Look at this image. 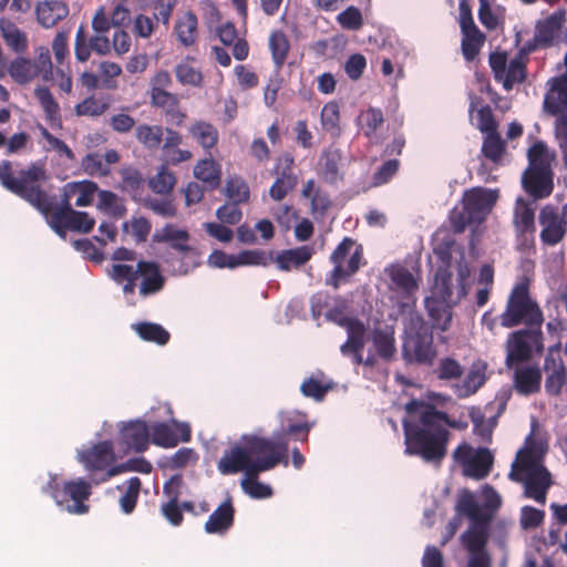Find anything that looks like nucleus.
Instances as JSON below:
<instances>
[{
    "instance_id": "f257e3e1",
    "label": "nucleus",
    "mask_w": 567,
    "mask_h": 567,
    "mask_svg": "<svg viewBox=\"0 0 567 567\" xmlns=\"http://www.w3.org/2000/svg\"><path fill=\"white\" fill-rule=\"evenodd\" d=\"M410 415L402 422L405 454L419 456L424 462L441 464L447 455L451 432L443 429L445 412L433 404L411 400L405 405Z\"/></svg>"
},
{
    "instance_id": "f03ea898",
    "label": "nucleus",
    "mask_w": 567,
    "mask_h": 567,
    "mask_svg": "<svg viewBox=\"0 0 567 567\" xmlns=\"http://www.w3.org/2000/svg\"><path fill=\"white\" fill-rule=\"evenodd\" d=\"M509 478L524 485V495L544 505L549 487L553 484L551 475L543 463V456L534 447L519 450L512 465Z\"/></svg>"
},
{
    "instance_id": "7ed1b4c3",
    "label": "nucleus",
    "mask_w": 567,
    "mask_h": 567,
    "mask_svg": "<svg viewBox=\"0 0 567 567\" xmlns=\"http://www.w3.org/2000/svg\"><path fill=\"white\" fill-rule=\"evenodd\" d=\"M110 278L122 286L124 295H133L140 279L138 292L148 297L163 290L166 278L159 265L153 260H138L136 266L113 264L107 270Z\"/></svg>"
},
{
    "instance_id": "20e7f679",
    "label": "nucleus",
    "mask_w": 567,
    "mask_h": 567,
    "mask_svg": "<svg viewBox=\"0 0 567 567\" xmlns=\"http://www.w3.org/2000/svg\"><path fill=\"white\" fill-rule=\"evenodd\" d=\"M243 444H236L226 450L217 463V470L223 475L245 472V476L254 465L255 460L274 453L279 449V443L257 435H244Z\"/></svg>"
},
{
    "instance_id": "39448f33",
    "label": "nucleus",
    "mask_w": 567,
    "mask_h": 567,
    "mask_svg": "<svg viewBox=\"0 0 567 567\" xmlns=\"http://www.w3.org/2000/svg\"><path fill=\"white\" fill-rule=\"evenodd\" d=\"M40 194L43 205L30 204L44 215L50 227L60 237L64 238L66 230L87 234L94 228L95 220L86 212L74 210L72 203H66V206H56L53 197L42 188V184H40Z\"/></svg>"
},
{
    "instance_id": "423d86ee",
    "label": "nucleus",
    "mask_w": 567,
    "mask_h": 567,
    "mask_svg": "<svg viewBox=\"0 0 567 567\" xmlns=\"http://www.w3.org/2000/svg\"><path fill=\"white\" fill-rule=\"evenodd\" d=\"M499 320L504 328H514L524 323L526 329H542L543 312L537 302L532 299L526 282L514 286Z\"/></svg>"
},
{
    "instance_id": "0eeeda50",
    "label": "nucleus",
    "mask_w": 567,
    "mask_h": 567,
    "mask_svg": "<svg viewBox=\"0 0 567 567\" xmlns=\"http://www.w3.org/2000/svg\"><path fill=\"white\" fill-rule=\"evenodd\" d=\"M498 198L497 190L473 187L466 190L462 199V208L451 212L450 220L455 233H463L472 224L483 223Z\"/></svg>"
},
{
    "instance_id": "6e6552de",
    "label": "nucleus",
    "mask_w": 567,
    "mask_h": 567,
    "mask_svg": "<svg viewBox=\"0 0 567 567\" xmlns=\"http://www.w3.org/2000/svg\"><path fill=\"white\" fill-rule=\"evenodd\" d=\"M543 109L547 115L555 116L554 132L567 168V76H554L547 82Z\"/></svg>"
},
{
    "instance_id": "1a4fd4ad",
    "label": "nucleus",
    "mask_w": 567,
    "mask_h": 567,
    "mask_svg": "<svg viewBox=\"0 0 567 567\" xmlns=\"http://www.w3.org/2000/svg\"><path fill=\"white\" fill-rule=\"evenodd\" d=\"M47 178L45 169L37 164L20 171L18 177L13 176L10 161H3L0 165L2 186L28 203L43 205L40 196V184L45 182Z\"/></svg>"
},
{
    "instance_id": "9d476101",
    "label": "nucleus",
    "mask_w": 567,
    "mask_h": 567,
    "mask_svg": "<svg viewBox=\"0 0 567 567\" xmlns=\"http://www.w3.org/2000/svg\"><path fill=\"white\" fill-rule=\"evenodd\" d=\"M43 492L48 493L64 511L73 515L86 514L90 506L85 503L92 494V485L84 478L64 482L60 486L58 477L51 476Z\"/></svg>"
},
{
    "instance_id": "9b49d317",
    "label": "nucleus",
    "mask_w": 567,
    "mask_h": 567,
    "mask_svg": "<svg viewBox=\"0 0 567 567\" xmlns=\"http://www.w3.org/2000/svg\"><path fill=\"white\" fill-rule=\"evenodd\" d=\"M282 464L285 467L289 465L288 447L285 443H279V449L274 453H268L264 457L255 460L254 465L247 473L245 478L241 480L243 491L251 498L262 499L272 495V488L258 481V475L262 472L270 471L277 465Z\"/></svg>"
},
{
    "instance_id": "f8f14e48",
    "label": "nucleus",
    "mask_w": 567,
    "mask_h": 567,
    "mask_svg": "<svg viewBox=\"0 0 567 567\" xmlns=\"http://www.w3.org/2000/svg\"><path fill=\"white\" fill-rule=\"evenodd\" d=\"M403 355L408 361L420 364H432L436 355L433 333L421 317L411 319V326L403 341Z\"/></svg>"
},
{
    "instance_id": "ddd939ff",
    "label": "nucleus",
    "mask_w": 567,
    "mask_h": 567,
    "mask_svg": "<svg viewBox=\"0 0 567 567\" xmlns=\"http://www.w3.org/2000/svg\"><path fill=\"white\" fill-rule=\"evenodd\" d=\"M544 351V336L542 329H520L512 332L506 341L505 364L508 369L529 361L533 352Z\"/></svg>"
},
{
    "instance_id": "4468645a",
    "label": "nucleus",
    "mask_w": 567,
    "mask_h": 567,
    "mask_svg": "<svg viewBox=\"0 0 567 567\" xmlns=\"http://www.w3.org/2000/svg\"><path fill=\"white\" fill-rule=\"evenodd\" d=\"M354 246L355 241L352 238L344 237L333 250L330 260L334 267L330 277L326 280L327 285L338 289L343 278L350 277L359 270L362 259V248L358 246L354 251L351 252Z\"/></svg>"
},
{
    "instance_id": "2eb2a0df",
    "label": "nucleus",
    "mask_w": 567,
    "mask_h": 567,
    "mask_svg": "<svg viewBox=\"0 0 567 567\" xmlns=\"http://www.w3.org/2000/svg\"><path fill=\"white\" fill-rule=\"evenodd\" d=\"M453 460L462 466L465 476L474 480L487 477L494 464V456L487 447H478L474 451L466 442L454 450Z\"/></svg>"
},
{
    "instance_id": "dca6fc26",
    "label": "nucleus",
    "mask_w": 567,
    "mask_h": 567,
    "mask_svg": "<svg viewBox=\"0 0 567 567\" xmlns=\"http://www.w3.org/2000/svg\"><path fill=\"white\" fill-rule=\"evenodd\" d=\"M542 230L540 241L545 246H556L567 234V204L561 209L554 205H545L538 215Z\"/></svg>"
},
{
    "instance_id": "f3484780",
    "label": "nucleus",
    "mask_w": 567,
    "mask_h": 567,
    "mask_svg": "<svg viewBox=\"0 0 567 567\" xmlns=\"http://www.w3.org/2000/svg\"><path fill=\"white\" fill-rule=\"evenodd\" d=\"M78 460L90 473V478L94 483L96 472H106L115 461L114 445L110 440L99 442L92 447L80 451Z\"/></svg>"
},
{
    "instance_id": "a211bd4d",
    "label": "nucleus",
    "mask_w": 567,
    "mask_h": 567,
    "mask_svg": "<svg viewBox=\"0 0 567 567\" xmlns=\"http://www.w3.org/2000/svg\"><path fill=\"white\" fill-rule=\"evenodd\" d=\"M150 444V431L145 421L134 420L120 425L118 445L123 452L142 453Z\"/></svg>"
},
{
    "instance_id": "6ab92c4d",
    "label": "nucleus",
    "mask_w": 567,
    "mask_h": 567,
    "mask_svg": "<svg viewBox=\"0 0 567 567\" xmlns=\"http://www.w3.org/2000/svg\"><path fill=\"white\" fill-rule=\"evenodd\" d=\"M553 351L550 348L546 354L542 371L545 373V392L549 396H559L567 383V369L561 357L554 355Z\"/></svg>"
},
{
    "instance_id": "aec40b11",
    "label": "nucleus",
    "mask_w": 567,
    "mask_h": 567,
    "mask_svg": "<svg viewBox=\"0 0 567 567\" xmlns=\"http://www.w3.org/2000/svg\"><path fill=\"white\" fill-rule=\"evenodd\" d=\"M535 202L518 197L515 202L513 212V225L517 236L523 237L525 241L534 239L536 231L535 225Z\"/></svg>"
},
{
    "instance_id": "412c9836",
    "label": "nucleus",
    "mask_w": 567,
    "mask_h": 567,
    "mask_svg": "<svg viewBox=\"0 0 567 567\" xmlns=\"http://www.w3.org/2000/svg\"><path fill=\"white\" fill-rule=\"evenodd\" d=\"M99 192V186L92 181H78L66 183L62 188V198L56 206H66V203H72L78 207H86L92 205L95 194Z\"/></svg>"
},
{
    "instance_id": "4be33fe9",
    "label": "nucleus",
    "mask_w": 567,
    "mask_h": 567,
    "mask_svg": "<svg viewBox=\"0 0 567 567\" xmlns=\"http://www.w3.org/2000/svg\"><path fill=\"white\" fill-rule=\"evenodd\" d=\"M553 171L527 168L523 174L522 185L534 199H543L553 192Z\"/></svg>"
},
{
    "instance_id": "5701e85b",
    "label": "nucleus",
    "mask_w": 567,
    "mask_h": 567,
    "mask_svg": "<svg viewBox=\"0 0 567 567\" xmlns=\"http://www.w3.org/2000/svg\"><path fill=\"white\" fill-rule=\"evenodd\" d=\"M182 482V475L177 474L172 476L163 486V492L169 497V501L162 505V514L173 526H179L184 519L183 512L178 505Z\"/></svg>"
},
{
    "instance_id": "b1692460",
    "label": "nucleus",
    "mask_w": 567,
    "mask_h": 567,
    "mask_svg": "<svg viewBox=\"0 0 567 567\" xmlns=\"http://www.w3.org/2000/svg\"><path fill=\"white\" fill-rule=\"evenodd\" d=\"M542 379L543 374L538 365L517 367L514 370V388L522 395L538 393L542 389Z\"/></svg>"
},
{
    "instance_id": "393cba45",
    "label": "nucleus",
    "mask_w": 567,
    "mask_h": 567,
    "mask_svg": "<svg viewBox=\"0 0 567 567\" xmlns=\"http://www.w3.org/2000/svg\"><path fill=\"white\" fill-rule=\"evenodd\" d=\"M173 34L179 45L184 48L195 47L199 38L198 18L193 11H186L177 17Z\"/></svg>"
},
{
    "instance_id": "a878e982",
    "label": "nucleus",
    "mask_w": 567,
    "mask_h": 567,
    "mask_svg": "<svg viewBox=\"0 0 567 567\" xmlns=\"http://www.w3.org/2000/svg\"><path fill=\"white\" fill-rule=\"evenodd\" d=\"M566 21L565 11H556L546 19L537 21L535 25V42L543 48L554 44L555 39Z\"/></svg>"
},
{
    "instance_id": "bb28decb",
    "label": "nucleus",
    "mask_w": 567,
    "mask_h": 567,
    "mask_svg": "<svg viewBox=\"0 0 567 567\" xmlns=\"http://www.w3.org/2000/svg\"><path fill=\"white\" fill-rule=\"evenodd\" d=\"M235 520V508L230 497H227L208 517L204 529L207 534H226Z\"/></svg>"
},
{
    "instance_id": "cd10ccee",
    "label": "nucleus",
    "mask_w": 567,
    "mask_h": 567,
    "mask_svg": "<svg viewBox=\"0 0 567 567\" xmlns=\"http://www.w3.org/2000/svg\"><path fill=\"white\" fill-rule=\"evenodd\" d=\"M151 104L155 107L161 109L167 122L173 125L182 126L186 118V113L181 111L179 109V100L176 94H173L168 91L166 92H156L150 94Z\"/></svg>"
},
{
    "instance_id": "c85d7f7f",
    "label": "nucleus",
    "mask_w": 567,
    "mask_h": 567,
    "mask_svg": "<svg viewBox=\"0 0 567 567\" xmlns=\"http://www.w3.org/2000/svg\"><path fill=\"white\" fill-rule=\"evenodd\" d=\"M313 254L315 250L311 246L303 245L292 249L281 250L272 260L276 262L279 270L290 271L306 265Z\"/></svg>"
},
{
    "instance_id": "c756f323",
    "label": "nucleus",
    "mask_w": 567,
    "mask_h": 567,
    "mask_svg": "<svg viewBox=\"0 0 567 567\" xmlns=\"http://www.w3.org/2000/svg\"><path fill=\"white\" fill-rule=\"evenodd\" d=\"M183 142V136L178 131H167L163 145L161 146L162 156L165 165H178L187 162L193 157V153L188 150L179 148Z\"/></svg>"
},
{
    "instance_id": "7c9ffc66",
    "label": "nucleus",
    "mask_w": 567,
    "mask_h": 567,
    "mask_svg": "<svg viewBox=\"0 0 567 567\" xmlns=\"http://www.w3.org/2000/svg\"><path fill=\"white\" fill-rule=\"evenodd\" d=\"M68 14V4L58 0L39 2L35 8L37 20L45 29L54 27L59 21L66 18Z\"/></svg>"
},
{
    "instance_id": "2f4dec72",
    "label": "nucleus",
    "mask_w": 567,
    "mask_h": 567,
    "mask_svg": "<svg viewBox=\"0 0 567 567\" xmlns=\"http://www.w3.org/2000/svg\"><path fill=\"white\" fill-rule=\"evenodd\" d=\"M0 34L4 44L16 54H23L29 47L28 35L13 21L0 19Z\"/></svg>"
},
{
    "instance_id": "473e14b6",
    "label": "nucleus",
    "mask_w": 567,
    "mask_h": 567,
    "mask_svg": "<svg viewBox=\"0 0 567 567\" xmlns=\"http://www.w3.org/2000/svg\"><path fill=\"white\" fill-rule=\"evenodd\" d=\"M154 239L158 243H166L174 250L183 255L194 252V248L188 245L189 234L185 229H178L174 225L167 224L161 230L156 231Z\"/></svg>"
},
{
    "instance_id": "72a5a7b5",
    "label": "nucleus",
    "mask_w": 567,
    "mask_h": 567,
    "mask_svg": "<svg viewBox=\"0 0 567 567\" xmlns=\"http://www.w3.org/2000/svg\"><path fill=\"white\" fill-rule=\"evenodd\" d=\"M173 131L171 127H164L157 124L142 123L135 127V138L144 148L155 151L161 148L166 137V132Z\"/></svg>"
},
{
    "instance_id": "f704fd0d",
    "label": "nucleus",
    "mask_w": 567,
    "mask_h": 567,
    "mask_svg": "<svg viewBox=\"0 0 567 567\" xmlns=\"http://www.w3.org/2000/svg\"><path fill=\"white\" fill-rule=\"evenodd\" d=\"M425 308L429 317L432 320V326L441 331H447L452 322V306L444 299L439 300L435 298H427L425 300Z\"/></svg>"
},
{
    "instance_id": "c9c22d12",
    "label": "nucleus",
    "mask_w": 567,
    "mask_h": 567,
    "mask_svg": "<svg viewBox=\"0 0 567 567\" xmlns=\"http://www.w3.org/2000/svg\"><path fill=\"white\" fill-rule=\"evenodd\" d=\"M34 94L45 114V120L50 127L53 130H61L62 116L60 106L51 91L47 86H39L34 90Z\"/></svg>"
},
{
    "instance_id": "e433bc0d",
    "label": "nucleus",
    "mask_w": 567,
    "mask_h": 567,
    "mask_svg": "<svg viewBox=\"0 0 567 567\" xmlns=\"http://www.w3.org/2000/svg\"><path fill=\"white\" fill-rule=\"evenodd\" d=\"M461 540L470 554L485 553L484 548L488 540L486 523H472L468 529L462 534Z\"/></svg>"
},
{
    "instance_id": "4c0bfd02",
    "label": "nucleus",
    "mask_w": 567,
    "mask_h": 567,
    "mask_svg": "<svg viewBox=\"0 0 567 567\" xmlns=\"http://www.w3.org/2000/svg\"><path fill=\"white\" fill-rule=\"evenodd\" d=\"M482 99L470 94V106L468 113L473 114L474 111H477V128L483 133H492L498 130V123L495 120L493 111L489 105H481Z\"/></svg>"
},
{
    "instance_id": "58836bf2",
    "label": "nucleus",
    "mask_w": 567,
    "mask_h": 567,
    "mask_svg": "<svg viewBox=\"0 0 567 567\" xmlns=\"http://www.w3.org/2000/svg\"><path fill=\"white\" fill-rule=\"evenodd\" d=\"M8 73L14 82L27 84L39 75V68L30 59L18 56L10 62Z\"/></svg>"
},
{
    "instance_id": "ea45409f",
    "label": "nucleus",
    "mask_w": 567,
    "mask_h": 567,
    "mask_svg": "<svg viewBox=\"0 0 567 567\" xmlns=\"http://www.w3.org/2000/svg\"><path fill=\"white\" fill-rule=\"evenodd\" d=\"M153 470L152 464L145 460L144 457L131 458L122 464L111 466L106 472H104L100 480H93L94 484H100L107 482L112 477L125 473V472H138L142 474H150Z\"/></svg>"
},
{
    "instance_id": "a19ab883",
    "label": "nucleus",
    "mask_w": 567,
    "mask_h": 567,
    "mask_svg": "<svg viewBox=\"0 0 567 567\" xmlns=\"http://www.w3.org/2000/svg\"><path fill=\"white\" fill-rule=\"evenodd\" d=\"M301 420L293 421L291 417H288L286 421L282 422L281 432L279 435V440L276 443H285L287 437H292L296 441L300 442H307L309 432L312 427V424H310L306 417V414H301Z\"/></svg>"
},
{
    "instance_id": "79ce46f5",
    "label": "nucleus",
    "mask_w": 567,
    "mask_h": 567,
    "mask_svg": "<svg viewBox=\"0 0 567 567\" xmlns=\"http://www.w3.org/2000/svg\"><path fill=\"white\" fill-rule=\"evenodd\" d=\"M527 158V168L553 171L551 162L555 158V154L549 151L544 141H537L528 148Z\"/></svg>"
},
{
    "instance_id": "37998d69",
    "label": "nucleus",
    "mask_w": 567,
    "mask_h": 567,
    "mask_svg": "<svg viewBox=\"0 0 567 567\" xmlns=\"http://www.w3.org/2000/svg\"><path fill=\"white\" fill-rule=\"evenodd\" d=\"M194 176L210 190L218 188L220 185V167L212 158L200 159L194 167Z\"/></svg>"
},
{
    "instance_id": "c03bdc74",
    "label": "nucleus",
    "mask_w": 567,
    "mask_h": 567,
    "mask_svg": "<svg viewBox=\"0 0 567 567\" xmlns=\"http://www.w3.org/2000/svg\"><path fill=\"white\" fill-rule=\"evenodd\" d=\"M323 377V373L319 372L317 375L306 378L300 385V392L302 395L313 399L317 402L323 401L327 393L333 389V383L331 381H322Z\"/></svg>"
},
{
    "instance_id": "a18cd8bd",
    "label": "nucleus",
    "mask_w": 567,
    "mask_h": 567,
    "mask_svg": "<svg viewBox=\"0 0 567 567\" xmlns=\"http://www.w3.org/2000/svg\"><path fill=\"white\" fill-rule=\"evenodd\" d=\"M137 336L147 342H154L158 346L168 343L169 332L158 323L154 322H138L132 326Z\"/></svg>"
},
{
    "instance_id": "49530a36",
    "label": "nucleus",
    "mask_w": 567,
    "mask_h": 567,
    "mask_svg": "<svg viewBox=\"0 0 567 567\" xmlns=\"http://www.w3.org/2000/svg\"><path fill=\"white\" fill-rule=\"evenodd\" d=\"M189 134L205 150L215 147L219 136L217 128L205 121H197L192 124Z\"/></svg>"
},
{
    "instance_id": "de8ad7c7",
    "label": "nucleus",
    "mask_w": 567,
    "mask_h": 567,
    "mask_svg": "<svg viewBox=\"0 0 567 567\" xmlns=\"http://www.w3.org/2000/svg\"><path fill=\"white\" fill-rule=\"evenodd\" d=\"M485 372L481 368H472L461 384L454 385V393L460 399L468 398L475 394L485 383Z\"/></svg>"
},
{
    "instance_id": "09e8293b",
    "label": "nucleus",
    "mask_w": 567,
    "mask_h": 567,
    "mask_svg": "<svg viewBox=\"0 0 567 567\" xmlns=\"http://www.w3.org/2000/svg\"><path fill=\"white\" fill-rule=\"evenodd\" d=\"M269 50L275 65L278 70L281 69L290 50L288 37L284 31L275 30L270 33Z\"/></svg>"
},
{
    "instance_id": "8fccbe9b",
    "label": "nucleus",
    "mask_w": 567,
    "mask_h": 567,
    "mask_svg": "<svg viewBox=\"0 0 567 567\" xmlns=\"http://www.w3.org/2000/svg\"><path fill=\"white\" fill-rule=\"evenodd\" d=\"M372 342L380 358L390 361L396 349L395 339L392 331L385 329H375L372 333Z\"/></svg>"
},
{
    "instance_id": "3c124183",
    "label": "nucleus",
    "mask_w": 567,
    "mask_h": 567,
    "mask_svg": "<svg viewBox=\"0 0 567 567\" xmlns=\"http://www.w3.org/2000/svg\"><path fill=\"white\" fill-rule=\"evenodd\" d=\"M462 34L461 48L463 56L466 61L472 62L478 55L486 37L480 29L462 32Z\"/></svg>"
},
{
    "instance_id": "603ef678",
    "label": "nucleus",
    "mask_w": 567,
    "mask_h": 567,
    "mask_svg": "<svg viewBox=\"0 0 567 567\" xmlns=\"http://www.w3.org/2000/svg\"><path fill=\"white\" fill-rule=\"evenodd\" d=\"M525 79L526 65L519 58H515L509 61L508 66L502 74V79L497 80V82L502 83L504 90L511 91L515 84L524 82Z\"/></svg>"
},
{
    "instance_id": "864d4df0",
    "label": "nucleus",
    "mask_w": 567,
    "mask_h": 567,
    "mask_svg": "<svg viewBox=\"0 0 567 567\" xmlns=\"http://www.w3.org/2000/svg\"><path fill=\"white\" fill-rule=\"evenodd\" d=\"M358 122L363 134L372 138L384 123L383 112L378 107H369L360 113Z\"/></svg>"
},
{
    "instance_id": "5fc2aeb1",
    "label": "nucleus",
    "mask_w": 567,
    "mask_h": 567,
    "mask_svg": "<svg viewBox=\"0 0 567 567\" xmlns=\"http://www.w3.org/2000/svg\"><path fill=\"white\" fill-rule=\"evenodd\" d=\"M347 341L340 347L341 353L346 357H350L352 353L362 352L365 336L364 324L362 322H355L354 327L352 326L347 330Z\"/></svg>"
},
{
    "instance_id": "6e6d98bb",
    "label": "nucleus",
    "mask_w": 567,
    "mask_h": 567,
    "mask_svg": "<svg viewBox=\"0 0 567 567\" xmlns=\"http://www.w3.org/2000/svg\"><path fill=\"white\" fill-rule=\"evenodd\" d=\"M505 141L501 137L498 131L485 134L482 145V153L487 159L492 161L493 163L499 162L505 153Z\"/></svg>"
},
{
    "instance_id": "4d7b16f0",
    "label": "nucleus",
    "mask_w": 567,
    "mask_h": 567,
    "mask_svg": "<svg viewBox=\"0 0 567 567\" xmlns=\"http://www.w3.org/2000/svg\"><path fill=\"white\" fill-rule=\"evenodd\" d=\"M97 208L115 218H121L125 215L126 208L118 198V196L111 190H99Z\"/></svg>"
},
{
    "instance_id": "13d9d810",
    "label": "nucleus",
    "mask_w": 567,
    "mask_h": 567,
    "mask_svg": "<svg viewBox=\"0 0 567 567\" xmlns=\"http://www.w3.org/2000/svg\"><path fill=\"white\" fill-rule=\"evenodd\" d=\"M320 121L323 130L337 137L340 135V110L336 102L324 104L321 110Z\"/></svg>"
},
{
    "instance_id": "bf43d9fd",
    "label": "nucleus",
    "mask_w": 567,
    "mask_h": 567,
    "mask_svg": "<svg viewBox=\"0 0 567 567\" xmlns=\"http://www.w3.org/2000/svg\"><path fill=\"white\" fill-rule=\"evenodd\" d=\"M176 184V177L166 165H162L157 174L148 182L150 188L159 195L169 194Z\"/></svg>"
},
{
    "instance_id": "052dcab7",
    "label": "nucleus",
    "mask_w": 567,
    "mask_h": 567,
    "mask_svg": "<svg viewBox=\"0 0 567 567\" xmlns=\"http://www.w3.org/2000/svg\"><path fill=\"white\" fill-rule=\"evenodd\" d=\"M142 482L140 477L133 476L126 482L124 494L120 497V507L123 513L131 514L135 509L138 501Z\"/></svg>"
},
{
    "instance_id": "680f3d73",
    "label": "nucleus",
    "mask_w": 567,
    "mask_h": 567,
    "mask_svg": "<svg viewBox=\"0 0 567 567\" xmlns=\"http://www.w3.org/2000/svg\"><path fill=\"white\" fill-rule=\"evenodd\" d=\"M198 460L197 453L189 447H182L175 454L169 457H165L161 467L175 471L186 467L190 463H196Z\"/></svg>"
},
{
    "instance_id": "e2e57ef3",
    "label": "nucleus",
    "mask_w": 567,
    "mask_h": 567,
    "mask_svg": "<svg viewBox=\"0 0 567 567\" xmlns=\"http://www.w3.org/2000/svg\"><path fill=\"white\" fill-rule=\"evenodd\" d=\"M152 442L161 447H175L179 439L172 426L166 423H156L152 427Z\"/></svg>"
},
{
    "instance_id": "0e129e2a",
    "label": "nucleus",
    "mask_w": 567,
    "mask_h": 567,
    "mask_svg": "<svg viewBox=\"0 0 567 567\" xmlns=\"http://www.w3.org/2000/svg\"><path fill=\"white\" fill-rule=\"evenodd\" d=\"M225 195L230 202L247 203L250 195L248 184L241 177H229L226 182Z\"/></svg>"
},
{
    "instance_id": "69168bd1",
    "label": "nucleus",
    "mask_w": 567,
    "mask_h": 567,
    "mask_svg": "<svg viewBox=\"0 0 567 567\" xmlns=\"http://www.w3.org/2000/svg\"><path fill=\"white\" fill-rule=\"evenodd\" d=\"M189 60L194 61L193 58H187L185 62L176 66V79L183 85L199 86L203 81V74L198 69L188 63Z\"/></svg>"
},
{
    "instance_id": "338daca9",
    "label": "nucleus",
    "mask_w": 567,
    "mask_h": 567,
    "mask_svg": "<svg viewBox=\"0 0 567 567\" xmlns=\"http://www.w3.org/2000/svg\"><path fill=\"white\" fill-rule=\"evenodd\" d=\"M457 509L460 513L466 515L472 523H487L488 520V517L483 513L471 494H466L460 498Z\"/></svg>"
},
{
    "instance_id": "774afa93",
    "label": "nucleus",
    "mask_w": 567,
    "mask_h": 567,
    "mask_svg": "<svg viewBox=\"0 0 567 567\" xmlns=\"http://www.w3.org/2000/svg\"><path fill=\"white\" fill-rule=\"evenodd\" d=\"M435 373L440 380H457L463 375L464 369L457 360L446 357L439 361Z\"/></svg>"
}]
</instances>
